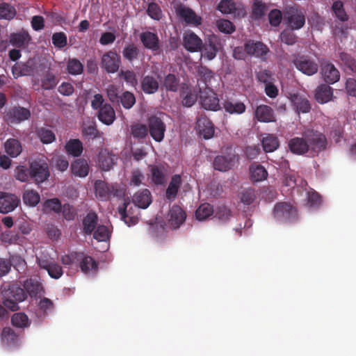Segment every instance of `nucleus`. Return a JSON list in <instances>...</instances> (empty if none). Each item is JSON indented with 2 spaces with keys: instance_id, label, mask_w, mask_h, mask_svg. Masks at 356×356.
Instances as JSON below:
<instances>
[{
  "instance_id": "2f4dec72",
  "label": "nucleus",
  "mask_w": 356,
  "mask_h": 356,
  "mask_svg": "<svg viewBox=\"0 0 356 356\" xmlns=\"http://www.w3.org/2000/svg\"><path fill=\"white\" fill-rule=\"evenodd\" d=\"M98 119L102 123L110 125L115 120V113L113 108L108 104H105L99 110L97 114Z\"/></svg>"
},
{
  "instance_id": "f03ea898",
  "label": "nucleus",
  "mask_w": 356,
  "mask_h": 356,
  "mask_svg": "<svg viewBox=\"0 0 356 356\" xmlns=\"http://www.w3.org/2000/svg\"><path fill=\"white\" fill-rule=\"evenodd\" d=\"M4 300L3 305L11 311L19 309L18 303L24 301L26 298V294L24 289L17 284H11L8 289L3 293Z\"/></svg>"
},
{
  "instance_id": "c756f323",
  "label": "nucleus",
  "mask_w": 356,
  "mask_h": 356,
  "mask_svg": "<svg viewBox=\"0 0 356 356\" xmlns=\"http://www.w3.org/2000/svg\"><path fill=\"white\" fill-rule=\"evenodd\" d=\"M133 202L140 209H147L152 203L150 191L148 189H143L136 193L133 197Z\"/></svg>"
},
{
  "instance_id": "4be33fe9",
  "label": "nucleus",
  "mask_w": 356,
  "mask_h": 356,
  "mask_svg": "<svg viewBox=\"0 0 356 356\" xmlns=\"http://www.w3.org/2000/svg\"><path fill=\"white\" fill-rule=\"evenodd\" d=\"M117 158L107 149H101L97 158V164L103 171H108L116 163Z\"/></svg>"
},
{
  "instance_id": "423d86ee",
  "label": "nucleus",
  "mask_w": 356,
  "mask_h": 356,
  "mask_svg": "<svg viewBox=\"0 0 356 356\" xmlns=\"http://www.w3.org/2000/svg\"><path fill=\"white\" fill-rule=\"evenodd\" d=\"M94 187L95 196L101 201H108L111 197L118 196L119 191L116 184H108L103 180H97Z\"/></svg>"
},
{
  "instance_id": "58836bf2",
  "label": "nucleus",
  "mask_w": 356,
  "mask_h": 356,
  "mask_svg": "<svg viewBox=\"0 0 356 356\" xmlns=\"http://www.w3.org/2000/svg\"><path fill=\"white\" fill-rule=\"evenodd\" d=\"M152 181L156 185H163L166 181V170L162 165L151 166Z\"/></svg>"
},
{
  "instance_id": "ddd939ff",
  "label": "nucleus",
  "mask_w": 356,
  "mask_h": 356,
  "mask_svg": "<svg viewBox=\"0 0 356 356\" xmlns=\"http://www.w3.org/2000/svg\"><path fill=\"white\" fill-rule=\"evenodd\" d=\"M245 50L248 55L265 60L269 48L260 41L249 40L245 43Z\"/></svg>"
},
{
  "instance_id": "6e6d98bb",
  "label": "nucleus",
  "mask_w": 356,
  "mask_h": 356,
  "mask_svg": "<svg viewBox=\"0 0 356 356\" xmlns=\"http://www.w3.org/2000/svg\"><path fill=\"white\" fill-rule=\"evenodd\" d=\"M12 325L17 327L24 328L29 325V318L24 313H15L11 318Z\"/></svg>"
},
{
  "instance_id": "0e129e2a",
  "label": "nucleus",
  "mask_w": 356,
  "mask_h": 356,
  "mask_svg": "<svg viewBox=\"0 0 356 356\" xmlns=\"http://www.w3.org/2000/svg\"><path fill=\"white\" fill-rule=\"evenodd\" d=\"M218 9L224 14H232L236 10V4L232 0H221Z\"/></svg>"
},
{
  "instance_id": "ea45409f",
  "label": "nucleus",
  "mask_w": 356,
  "mask_h": 356,
  "mask_svg": "<svg viewBox=\"0 0 356 356\" xmlns=\"http://www.w3.org/2000/svg\"><path fill=\"white\" fill-rule=\"evenodd\" d=\"M250 174L253 181H261L268 177V172L265 168L257 163H252L250 166Z\"/></svg>"
},
{
  "instance_id": "473e14b6",
  "label": "nucleus",
  "mask_w": 356,
  "mask_h": 356,
  "mask_svg": "<svg viewBox=\"0 0 356 356\" xmlns=\"http://www.w3.org/2000/svg\"><path fill=\"white\" fill-rule=\"evenodd\" d=\"M98 216L95 211H89L83 219V232L85 235H90L97 227Z\"/></svg>"
},
{
  "instance_id": "c85d7f7f",
  "label": "nucleus",
  "mask_w": 356,
  "mask_h": 356,
  "mask_svg": "<svg viewBox=\"0 0 356 356\" xmlns=\"http://www.w3.org/2000/svg\"><path fill=\"white\" fill-rule=\"evenodd\" d=\"M333 97V89L328 84H321L315 90V99L319 104L330 102Z\"/></svg>"
},
{
  "instance_id": "72a5a7b5",
  "label": "nucleus",
  "mask_w": 356,
  "mask_h": 356,
  "mask_svg": "<svg viewBox=\"0 0 356 356\" xmlns=\"http://www.w3.org/2000/svg\"><path fill=\"white\" fill-rule=\"evenodd\" d=\"M222 107L227 113L232 115H241L245 113L246 109L243 102L232 99L224 100Z\"/></svg>"
},
{
  "instance_id": "680f3d73",
  "label": "nucleus",
  "mask_w": 356,
  "mask_h": 356,
  "mask_svg": "<svg viewBox=\"0 0 356 356\" xmlns=\"http://www.w3.org/2000/svg\"><path fill=\"white\" fill-rule=\"evenodd\" d=\"M332 10L335 16L341 22L348 20V17L344 10L343 3L341 1L334 2L332 6Z\"/></svg>"
},
{
  "instance_id": "aec40b11",
  "label": "nucleus",
  "mask_w": 356,
  "mask_h": 356,
  "mask_svg": "<svg viewBox=\"0 0 356 356\" xmlns=\"http://www.w3.org/2000/svg\"><path fill=\"white\" fill-rule=\"evenodd\" d=\"M197 129L204 139H210L214 134V126L212 122L205 115H200L197 119Z\"/></svg>"
},
{
  "instance_id": "7c9ffc66",
  "label": "nucleus",
  "mask_w": 356,
  "mask_h": 356,
  "mask_svg": "<svg viewBox=\"0 0 356 356\" xmlns=\"http://www.w3.org/2000/svg\"><path fill=\"white\" fill-rule=\"evenodd\" d=\"M141 89L147 95L156 93L159 88L158 80L153 76L146 75L141 79Z\"/></svg>"
},
{
  "instance_id": "9b49d317",
  "label": "nucleus",
  "mask_w": 356,
  "mask_h": 356,
  "mask_svg": "<svg viewBox=\"0 0 356 356\" xmlns=\"http://www.w3.org/2000/svg\"><path fill=\"white\" fill-rule=\"evenodd\" d=\"M121 63L120 56L113 50L104 53L101 59L102 67L111 74H114L119 70Z\"/></svg>"
},
{
  "instance_id": "f8f14e48",
  "label": "nucleus",
  "mask_w": 356,
  "mask_h": 356,
  "mask_svg": "<svg viewBox=\"0 0 356 356\" xmlns=\"http://www.w3.org/2000/svg\"><path fill=\"white\" fill-rule=\"evenodd\" d=\"M221 47L222 44L219 37L216 35H210L204 44L202 43V47L200 51L204 58L211 60L216 56Z\"/></svg>"
},
{
  "instance_id": "5fc2aeb1",
  "label": "nucleus",
  "mask_w": 356,
  "mask_h": 356,
  "mask_svg": "<svg viewBox=\"0 0 356 356\" xmlns=\"http://www.w3.org/2000/svg\"><path fill=\"white\" fill-rule=\"evenodd\" d=\"M31 72V68L22 63H15L12 68V72L15 78L29 75Z\"/></svg>"
},
{
  "instance_id": "de8ad7c7",
  "label": "nucleus",
  "mask_w": 356,
  "mask_h": 356,
  "mask_svg": "<svg viewBox=\"0 0 356 356\" xmlns=\"http://www.w3.org/2000/svg\"><path fill=\"white\" fill-rule=\"evenodd\" d=\"M24 286L27 293L31 297H36L40 293L42 289V285L38 282L35 281L33 279L27 280L24 282Z\"/></svg>"
},
{
  "instance_id": "f3484780",
  "label": "nucleus",
  "mask_w": 356,
  "mask_h": 356,
  "mask_svg": "<svg viewBox=\"0 0 356 356\" xmlns=\"http://www.w3.org/2000/svg\"><path fill=\"white\" fill-rule=\"evenodd\" d=\"M286 24L292 30L300 29L305 24V15L297 9L290 8L285 15Z\"/></svg>"
},
{
  "instance_id": "09e8293b",
  "label": "nucleus",
  "mask_w": 356,
  "mask_h": 356,
  "mask_svg": "<svg viewBox=\"0 0 356 356\" xmlns=\"http://www.w3.org/2000/svg\"><path fill=\"white\" fill-rule=\"evenodd\" d=\"M36 134L44 144H49L56 140L54 133L47 128L41 127L37 129Z\"/></svg>"
},
{
  "instance_id": "c03bdc74",
  "label": "nucleus",
  "mask_w": 356,
  "mask_h": 356,
  "mask_svg": "<svg viewBox=\"0 0 356 356\" xmlns=\"http://www.w3.org/2000/svg\"><path fill=\"white\" fill-rule=\"evenodd\" d=\"M58 78L51 72H47L41 79V86L45 90L54 88L58 83Z\"/></svg>"
},
{
  "instance_id": "a211bd4d",
  "label": "nucleus",
  "mask_w": 356,
  "mask_h": 356,
  "mask_svg": "<svg viewBox=\"0 0 356 356\" xmlns=\"http://www.w3.org/2000/svg\"><path fill=\"white\" fill-rule=\"evenodd\" d=\"M19 202L18 197L10 193L0 192V213H8L13 211Z\"/></svg>"
},
{
  "instance_id": "8fccbe9b",
  "label": "nucleus",
  "mask_w": 356,
  "mask_h": 356,
  "mask_svg": "<svg viewBox=\"0 0 356 356\" xmlns=\"http://www.w3.org/2000/svg\"><path fill=\"white\" fill-rule=\"evenodd\" d=\"M213 213V207L209 203L202 204L195 211V217L199 220H204Z\"/></svg>"
},
{
  "instance_id": "a878e982",
  "label": "nucleus",
  "mask_w": 356,
  "mask_h": 356,
  "mask_svg": "<svg viewBox=\"0 0 356 356\" xmlns=\"http://www.w3.org/2000/svg\"><path fill=\"white\" fill-rule=\"evenodd\" d=\"M290 99L297 113H307L310 111V103L305 95L300 94H293L291 95Z\"/></svg>"
},
{
  "instance_id": "49530a36",
  "label": "nucleus",
  "mask_w": 356,
  "mask_h": 356,
  "mask_svg": "<svg viewBox=\"0 0 356 356\" xmlns=\"http://www.w3.org/2000/svg\"><path fill=\"white\" fill-rule=\"evenodd\" d=\"M139 54L138 47L134 43L126 44L122 50V56L124 58L129 62H133L138 59Z\"/></svg>"
},
{
  "instance_id": "20e7f679",
  "label": "nucleus",
  "mask_w": 356,
  "mask_h": 356,
  "mask_svg": "<svg viewBox=\"0 0 356 356\" xmlns=\"http://www.w3.org/2000/svg\"><path fill=\"white\" fill-rule=\"evenodd\" d=\"M31 179L35 184L43 183L50 176L49 165L46 159L38 158L30 163Z\"/></svg>"
},
{
  "instance_id": "412c9836",
  "label": "nucleus",
  "mask_w": 356,
  "mask_h": 356,
  "mask_svg": "<svg viewBox=\"0 0 356 356\" xmlns=\"http://www.w3.org/2000/svg\"><path fill=\"white\" fill-rule=\"evenodd\" d=\"M140 40L145 48L157 54L160 49L159 39L156 33L147 31L140 34Z\"/></svg>"
},
{
  "instance_id": "b1692460",
  "label": "nucleus",
  "mask_w": 356,
  "mask_h": 356,
  "mask_svg": "<svg viewBox=\"0 0 356 356\" xmlns=\"http://www.w3.org/2000/svg\"><path fill=\"white\" fill-rule=\"evenodd\" d=\"M76 263V267H79L84 273L90 271L97 272L98 269V264L90 257L84 254L83 252H79Z\"/></svg>"
},
{
  "instance_id": "bf43d9fd",
  "label": "nucleus",
  "mask_w": 356,
  "mask_h": 356,
  "mask_svg": "<svg viewBox=\"0 0 356 356\" xmlns=\"http://www.w3.org/2000/svg\"><path fill=\"white\" fill-rule=\"evenodd\" d=\"M129 205V202H124L122 205L118 207V213L121 216V219L127 224L128 226H131L136 223V218L134 217L129 216L127 213V207Z\"/></svg>"
},
{
  "instance_id": "1a4fd4ad",
  "label": "nucleus",
  "mask_w": 356,
  "mask_h": 356,
  "mask_svg": "<svg viewBox=\"0 0 356 356\" xmlns=\"http://www.w3.org/2000/svg\"><path fill=\"white\" fill-rule=\"evenodd\" d=\"M175 9L177 16L183 19L186 24L196 27L202 24V17L197 15L192 8L179 3L177 5Z\"/></svg>"
},
{
  "instance_id": "69168bd1",
  "label": "nucleus",
  "mask_w": 356,
  "mask_h": 356,
  "mask_svg": "<svg viewBox=\"0 0 356 356\" xmlns=\"http://www.w3.org/2000/svg\"><path fill=\"white\" fill-rule=\"evenodd\" d=\"M307 205L309 208H318L321 204V198L320 195L316 191L307 193Z\"/></svg>"
},
{
  "instance_id": "79ce46f5",
  "label": "nucleus",
  "mask_w": 356,
  "mask_h": 356,
  "mask_svg": "<svg viewBox=\"0 0 356 356\" xmlns=\"http://www.w3.org/2000/svg\"><path fill=\"white\" fill-rule=\"evenodd\" d=\"M262 146L264 152H273L279 147V140L277 136L266 134L262 139Z\"/></svg>"
},
{
  "instance_id": "052dcab7",
  "label": "nucleus",
  "mask_w": 356,
  "mask_h": 356,
  "mask_svg": "<svg viewBox=\"0 0 356 356\" xmlns=\"http://www.w3.org/2000/svg\"><path fill=\"white\" fill-rule=\"evenodd\" d=\"M16 179L22 182H28L31 179L30 168H27L24 165H18L15 169Z\"/></svg>"
},
{
  "instance_id": "4d7b16f0",
  "label": "nucleus",
  "mask_w": 356,
  "mask_h": 356,
  "mask_svg": "<svg viewBox=\"0 0 356 356\" xmlns=\"http://www.w3.org/2000/svg\"><path fill=\"white\" fill-rule=\"evenodd\" d=\"M282 42L287 45H293L297 42V36L291 29H284L280 35Z\"/></svg>"
},
{
  "instance_id": "37998d69",
  "label": "nucleus",
  "mask_w": 356,
  "mask_h": 356,
  "mask_svg": "<svg viewBox=\"0 0 356 356\" xmlns=\"http://www.w3.org/2000/svg\"><path fill=\"white\" fill-rule=\"evenodd\" d=\"M197 82L202 81L205 87H209L211 79L213 78V72L206 66H200L197 69Z\"/></svg>"
},
{
  "instance_id": "9d476101",
  "label": "nucleus",
  "mask_w": 356,
  "mask_h": 356,
  "mask_svg": "<svg viewBox=\"0 0 356 356\" xmlns=\"http://www.w3.org/2000/svg\"><path fill=\"white\" fill-rule=\"evenodd\" d=\"M226 155H218L216 156L213 162V166L215 170L220 172H227L231 170L237 160V156L235 153L232 152V148L228 147Z\"/></svg>"
},
{
  "instance_id": "864d4df0",
  "label": "nucleus",
  "mask_w": 356,
  "mask_h": 356,
  "mask_svg": "<svg viewBox=\"0 0 356 356\" xmlns=\"http://www.w3.org/2000/svg\"><path fill=\"white\" fill-rule=\"evenodd\" d=\"M67 70L69 74L79 75L83 72V65L76 58H70L67 63Z\"/></svg>"
},
{
  "instance_id": "5701e85b",
  "label": "nucleus",
  "mask_w": 356,
  "mask_h": 356,
  "mask_svg": "<svg viewBox=\"0 0 356 356\" xmlns=\"http://www.w3.org/2000/svg\"><path fill=\"white\" fill-rule=\"evenodd\" d=\"M181 104L185 107H191L197 99V92L192 87L183 84L180 90Z\"/></svg>"
},
{
  "instance_id": "603ef678",
  "label": "nucleus",
  "mask_w": 356,
  "mask_h": 356,
  "mask_svg": "<svg viewBox=\"0 0 356 356\" xmlns=\"http://www.w3.org/2000/svg\"><path fill=\"white\" fill-rule=\"evenodd\" d=\"M179 79L173 74H168L164 77L163 86L167 90L176 92L178 90Z\"/></svg>"
},
{
  "instance_id": "3c124183",
  "label": "nucleus",
  "mask_w": 356,
  "mask_h": 356,
  "mask_svg": "<svg viewBox=\"0 0 356 356\" xmlns=\"http://www.w3.org/2000/svg\"><path fill=\"white\" fill-rule=\"evenodd\" d=\"M22 199L25 204L35 207L39 203L40 197L38 192L33 190H28L23 193Z\"/></svg>"
},
{
  "instance_id": "4c0bfd02",
  "label": "nucleus",
  "mask_w": 356,
  "mask_h": 356,
  "mask_svg": "<svg viewBox=\"0 0 356 356\" xmlns=\"http://www.w3.org/2000/svg\"><path fill=\"white\" fill-rule=\"evenodd\" d=\"M6 152L11 157L15 158L22 152L21 143L15 138H9L4 144Z\"/></svg>"
},
{
  "instance_id": "cd10ccee",
  "label": "nucleus",
  "mask_w": 356,
  "mask_h": 356,
  "mask_svg": "<svg viewBox=\"0 0 356 356\" xmlns=\"http://www.w3.org/2000/svg\"><path fill=\"white\" fill-rule=\"evenodd\" d=\"M182 184L181 175H175L171 177L169 185L165 191V197L170 201H174Z\"/></svg>"
},
{
  "instance_id": "338daca9",
  "label": "nucleus",
  "mask_w": 356,
  "mask_h": 356,
  "mask_svg": "<svg viewBox=\"0 0 356 356\" xmlns=\"http://www.w3.org/2000/svg\"><path fill=\"white\" fill-rule=\"evenodd\" d=\"M120 102L124 108H131L136 103V98L131 92L126 91L120 97Z\"/></svg>"
},
{
  "instance_id": "c9c22d12",
  "label": "nucleus",
  "mask_w": 356,
  "mask_h": 356,
  "mask_svg": "<svg viewBox=\"0 0 356 356\" xmlns=\"http://www.w3.org/2000/svg\"><path fill=\"white\" fill-rule=\"evenodd\" d=\"M89 165L86 160L78 159L71 164V170L74 175L85 177L89 172Z\"/></svg>"
},
{
  "instance_id": "a18cd8bd",
  "label": "nucleus",
  "mask_w": 356,
  "mask_h": 356,
  "mask_svg": "<svg viewBox=\"0 0 356 356\" xmlns=\"http://www.w3.org/2000/svg\"><path fill=\"white\" fill-rule=\"evenodd\" d=\"M17 15L15 6L6 3H0V19L11 20Z\"/></svg>"
},
{
  "instance_id": "f704fd0d",
  "label": "nucleus",
  "mask_w": 356,
  "mask_h": 356,
  "mask_svg": "<svg viewBox=\"0 0 356 356\" xmlns=\"http://www.w3.org/2000/svg\"><path fill=\"white\" fill-rule=\"evenodd\" d=\"M10 42L14 47L21 48L27 45L31 38L29 33L25 31H22L19 33H13L10 35Z\"/></svg>"
},
{
  "instance_id": "6e6552de",
  "label": "nucleus",
  "mask_w": 356,
  "mask_h": 356,
  "mask_svg": "<svg viewBox=\"0 0 356 356\" xmlns=\"http://www.w3.org/2000/svg\"><path fill=\"white\" fill-rule=\"evenodd\" d=\"M293 63L297 70L307 76L315 74L318 70V63L306 55L298 56Z\"/></svg>"
},
{
  "instance_id": "4468645a",
  "label": "nucleus",
  "mask_w": 356,
  "mask_h": 356,
  "mask_svg": "<svg viewBox=\"0 0 356 356\" xmlns=\"http://www.w3.org/2000/svg\"><path fill=\"white\" fill-rule=\"evenodd\" d=\"M321 74L324 81L328 84H333L340 79V73L334 65L325 59L319 60Z\"/></svg>"
},
{
  "instance_id": "f257e3e1",
  "label": "nucleus",
  "mask_w": 356,
  "mask_h": 356,
  "mask_svg": "<svg viewBox=\"0 0 356 356\" xmlns=\"http://www.w3.org/2000/svg\"><path fill=\"white\" fill-rule=\"evenodd\" d=\"M273 216L275 220L280 223H293L298 220L296 208L290 203L285 202L275 204L273 211Z\"/></svg>"
},
{
  "instance_id": "13d9d810",
  "label": "nucleus",
  "mask_w": 356,
  "mask_h": 356,
  "mask_svg": "<svg viewBox=\"0 0 356 356\" xmlns=\"http://www.w3.org/2000/svg\"><path fill=\"white\" fill-rule=\"evenodd\" d=\"M131 135L135 138L143 139L145 138L147 134V127L143 124H136L131 127Z\"/></svg>"
},
{
  "instance_id": "e433bc0d",
  "label": "nucleus",
  "mask_w": 356,
  "mask_h": 356,
  "mask_svg": "<svg viewBox=\"0 0 356 356\" xmlns=\"http://www.w3.org/2000/svg\"><path fill=\"white\" fill-rule=\"evenodd\" d=\"M82 134L88 139L99 137V131L97 128L96 122L89 118L84 120L82 125Z\"/></svg>"
},
{
  "instance_id": "e2e57ef3",
  "label": "nucleus",
  "mask_w": 356,
  "mask_h": 356,
  "mask_svg": "<svg viewBox=\"0 0 356 356\" xmlns=\"http://www.w3.org/2000/svg\"><path fill=\"white\" fill-rule=\"evenodd\" d=\"M298 181L300 182V184L302 186L307 185L305 181H304L300 177H298L295 174H286L284 179L283 181V184L286 186H289L293 188H295L296 186L298 185Z\"/></svg>"
},
{
  "instance_id": "2eb2a0df",
  "label": "nucleus",
  "mask_w": 356,
  "mask_h": 356,
  "mask_svg": "<svg viewBox=\"0 0 356 356\" xmlns=\"http://www.w3.org/2000/svg\"><path fill=\"white\" fill-rule=\"evenodd\" d=\"M30 116L31 112L28 108L21 106H15L6 112L5 118L8 122L18 124L28 120Z\"/></svg>"
},
{
  "instance_id": "dca6fc26",
  "label": "nucleus",
  "mask_w": 356,
  "mask_h": 356,
  "mask_svg": "<svg viewBox=\"0 0 356 356\" xmlns=\"http://www.w3.org/2000/svg\"><path fill=\"white\" fill-rule=\"evenodd\" d=\"M167 218L170 226L177 229L185 222L186 213L181 207L174 204L169 210Z\"/></svg>"
},
{
  "instance_id": "774afa93",
  "label": "nucleus",
  "mask_w": 356,
  "mask_h": 356,
  "mask_svg": "<svg viewBox=\"0 0 356 356\" xmlns=\"http://www.w3.org/2000/svg\"><path fill=\"white\" fill-rule=\"evenodd\" d=\"M44 206L45 209L54 211L56 213H60L63 208L61 202L58 198L47 200Z\"/></svg>"
},
{
  "instance_id": "0eeeda50",
  "label": "nucleus",
  "mask_w": 356,
  "mask_h": 356,
  "mask_svg": "<svg viewBox=\"0 0 356 356\" xmlns=\"http://www.w3.org/2000/svg\"><path fill=\"white\" fill-rule=\"evenodd\" d=\"M147 130L151 137L160 143L164 138L166 126L160 118L151 115L147 120Z\"/></svg>"
},
{
  "instance_id": "6ab92c4d",
  "label": "nucleus",
  "mask_w": 356,
  "mask_h": 356,
  "mask_svg": "<svg viewBox=\"0 0 356 356\" xmlns=\"http://www.w3.org/2000/svg\"><path fill=\"white\" fill-rule=\"evenodd\" d=\"M184 48L190 52H197L202 49V40L193 31H186L184 35Z\"/></svg>"
},
{
  "instance_id": "393cba45",
  "label": "nucleus",
  "mask_w": 356,
  "mask_h": 356,
  "mask_svg": "<svg viewBox=\"0 0 356 356\" xmlns=\"http://www.w3.org/2000/svg\"><path fill=\"white\" fill-rule=\"evenodd\" d=\"M290 151L298 155H303L309 152V144L305 137H294L289 141Z\"/></svg>"
},
{
  "instance_id": "bb28decb",
  "label": "nucleus",
  "mask_w": 356,
  "mask_h": 356,
  "mask_svg": "<svg viewBox=\"0 0 356 356\" xmlns=\"http://www.w3.org/2000/svg\"><path fill=\"white\" fill-rule=\"evenodd\" d=\"M255 118L261 122H273L276 121L274 111L267 105H260L254 111Z\"/></svg>"
},
{
  "instance_id": "39448f33",
  "label": "nucleus",
  "mask_w": 356,
  "mask_h": 356,
  "mask_svg": "<svg viewBox=\"0 0 356 356\" xmlns=\"http://www.w3.org/2000/svg\"><path fill=\"white\" fill-rule=\"evenodd\" d=\"M200 103L205 110L216 111L220 108L219 99L216 93L210 87L199 88Z\"/></svg>"
},
{
  "instance_id": "a19ab883",
  "label": "nucleus",
  "mask_w": 356,
  "mask_h": 356,
  "mask_svg": "<svg viewBox=\"0 0 356 356\" xmlns=\"http://www.w3.org/2000/svg\"><path fill=\"white\" fill-rule=\"evenodd\" d=\"M65 149L67 154L78 157L83 152V144L79 139H70L66 143Z\"/></svg>"
},
{
  "instance_id": "7ed1b4c3",
  "label": "nucleus",
  "mask_w": 356,
  "mask_h": 356,
  "mask_svg": "<svg viewBox=\"0 0 356 356\" xmlns=\"http://www.w3.org/2000/svg\"><path fill=\"white\" fill-rule=\"evenodd\" d=\"M302 136L307 139L309 151L317 155L319 152L326 149L327 141L323 133L314 129H307L302 133Z\"/></svg>"
}]
</instances>
